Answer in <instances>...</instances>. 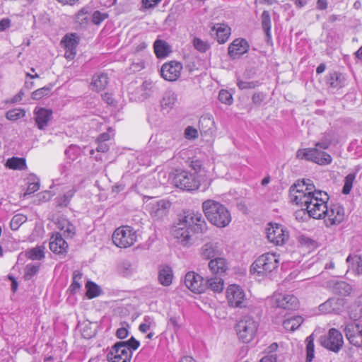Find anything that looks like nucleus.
Listing matches in <instances>:
<instances>
[{
  "label": "nucleus",
  "mask_w": 362,
  "mask_h": 362,
  "mask_svg": "<svg viewBox=\"0 0 362 362\" xmlns=\"http://www.w3.org/2000/svg\"><path fill=\"white\" fill-rule=\"evenodd\" d=\"M202 209L208 221L217 227H226L231 221L229 211L220 202L208 199L203 202Z\"/></svg>",
  "instance_id": "1"
},
{
  "label": "nucleus",
  "mask_w": 362,
  "mask_h": 362,
  "mask_svg": "<svg viewBox=\"0 0 362 362\" xmlns=\"http://www.w3.org/2000/svg\"><path fill=\"white\" fill-rule=\"evenodd\" d=\"M315 197H304L302 206H305L310 217L315 219L324 218L327 212L329 196L324 191H317Z\"/></svg>",
  "instance_id": "2"
},
{
  "label": "nucleus",
  "mask_w": 362,
  "mask_h": 362,
  "mask_svg": "<svg viewBox=\"0 0 362 362\" xmlns=\"http://www.w3.org/2000/svg\"><path fill=\"white\" fill-rule=\"evenodd\" d=\"M279 262V259L276 254H263L252 263L250 272L258 276H267L278 267Z\"/></svg>",
  "instance_id": "3"
},
{
  "label": "nucleus",
  "mask_w": 362,
  "mask_h": 362,
  "mask_svg": "<svg viewBox=\"0 0 362 362\" xmlns=\"http://www.w3.org/2000/svg\"><path fill=\"white\" fill-rule=\"evenodd\" d=\"M259 324L253 317L244 316L236 325L235 330L240 340L250 342L255 337Z\"/></svg>",
  "instance_id": "4"
},
{
  "label": "nucleus",
  "mask_w": 362,
  "mask_h": 362,
  "mask_svg": "<svg viewBox=\"0 0 362 362\" xmlns=\"http://www.w3.org/2000/svg\"><path fill=\"white\" fill-rule=\"evenodd\" d=\"M112 238L114 244L117 247L127 248L134 244L137 239V235L132 227L122 226L114 231Z\"/></svg>",
  "instance_id": "5"
},
{
  "label": "nucleus",
  "mask_w": 362,
  "mask_h": 362,
  "mask_svg": "<svg viewBox=\"0 0 362 362\" xmlns=\"http://www.w3.org/2000/svg\"><path fill=\"white\" fill-rule=\"evenodd\" d=\"M296 157L299 159L314 162L320 165H327L332 163V156L325 151H321L319 148H308L298 149L296 152Z\"/></svg>",
  "instance_id": "6"
},
{
  "label": "nucleus",
  "mask_w": 362,
  "mask_h": 362,
  "mask_svg": "<svg viewBox=\"0 0 362 362\" xmlns=\"http://www.w3.org/2000/svg\"><path fill=\"white\" fill-rule=\"evenodd\" d=\"M173 183L176 187L186 191L197 189L203 185L202 180L197 178L194 174L185 170L176 173L173 179Z\"/></svg>",
  "instance_id": "7"
},
{
  "label": "nucleus",
  "mask_w": 362,
  "mask_h": 362,
  "mask_svg": "<svg viewBox=\"0 0 362 362\" xmlns=\"http://www.w3.org/2000/svg\"><path fill=\"white\" fill-rule=\"evenodd\" d=\"M228 305L233 308H245L248 300L243 289L238 285H230L226 291Z\"/></svg>",
  "instance_id": "8"
},
{
  "label": "nucleus",
  "mask_w": 362,
  "mask_h": 362,
  "mask_svg": "<svg viewBox=\"0 0 362 362\" xmlns=\"http://www.w3.org/2000/svg\"><path fill=\"white\" fill-rule=\"evenodd\" d=\"M267 237L274 245H283L288 240L289 233L282 225L269 223V226L267 228Z\"/></svg>",
  "instance_id": "9"
},
{
  "label": "nucleus",
  "mask_w": 362,
  "mask_h": 362,
  "mask_svg": "<svg viewBox=\"0 0 362 362\" xmlns=\"http://www.w3.org/2000/svg\"><path fill=\"white\" fill-rule=\"evenodd\" d=\"M188 216H185L172 228V235L182 245L191 244V235L189 230Z\"/></svg>",
  "instance_id": "10"
},
{
  "label": "nucleus",
  "mask_w": 362,
  "mask_h": 362,
  "mask_svg": "<svg viewBox=\"0 0 362 362\" xmlns=\"http://www.w3.org/2000/svg\"><path fill=\"white\" fill-rule=\"evenodd\" d=\"M321 344L325 348L337 353L344 344L342 334L337 329L332 328L327 335L321 338Z\"/></svg>",
  "instance_id": "11"
},
{
  "label": "nucleus",
  "mask_w": 362,
  "mask_h": 362,
  "mask_svg": "<svg viewBox=\"0 0 362 362\" xmlns=\"http://www.w3.org/2000/svg\"><path fill=\"white\" fill-rule=\"evenodd\" d=\"M345 212L344 207L339 204H331L327 206V212L325 214V223L326 226L330 227L339 225L344 219Z\"/></svg>",
  "instance_id": "12"
},
{
  "label": "nucleus",
  "mask_w": 362,
  "mask_h": 362,
  "mask_svg": "<svg viewBox=\"0 0 362 362\" xmlns=\"http://www.w3.org/2000/svg\"><path fill=\"white\" fill-rule=\"evenodd\" d=\"M186 287L195 293H202L206 290L205 279L194 272H189L185 276Z\"/></svg>",
  "instance_id": "13"
},
{
  "label": "nucleus",
  "mask_w": 362,
  "mask_h": 362,
  "mask_svg": "<svg viewBox=\"0 0 362 362\" xmlns=\"http://www.w3.org/2000/svg\"><path fill=\"white\" fill-rule=\"evenodd\" d=\"M344 332L350 344L357 347H362V325L356 322L347 323Z\"/></svg>",
  "instance_id": "14"
},
{
  "label": "nucleus",
  "mask_w": 362,
  "mask_h": 362,
  "mask_svg": "<svg viewBox=\"0 0 362 362\" xmlns=\"http://www.w3.org/2000/svg\"><path fill=\"white\" fill-rule=\"evenodd\" d=\"M122 344L117 342L112 346L110 352L107 355L108 361L110 362H130L132 355L125 349Z\"/></svg>",
  "instance_id": "15"
},
{
  "label": "nucleus",
  "mask_w": 362,
  "mask_h": 362,
  "mask_svg": "<svg viewBox=\"0 0 362 362\" xmlns=\"http://www.w3.org/2000/svg\"><path fill=\"white\" fill-rule=\"evenodd\" d=\"M170 202L164 200H153L146 204V210L151 217L160 219L166 216Z\"/></svg>",
  "instance_id": "16"
},
{
  "label": "nucleus",
  "mask_w": 362,
  "mask_h": 362,
  "mask_svg": "<svg viewBox=\"0 0 362 362\" xmlns=\"http://www.w3.org/2000/svg\"><path fill=\"white\" fill-rule=\"evenodd\" d=\"M182 69V64L180 62L171 61L162 66L161 76L166 81H175L180 77Z\"/></svg>",
  "instance_id": "17"
},
{
  "label": "nucleus",
  "mask_w": 362,
  "mask_h": 362,
  "mask_svg": "<svg viewBox=\"0 0 362 362\" xmlns=\"http://www.w3.org/2000/svg\"><path fill=\"white\" fill-rule=\"evenodd\" d=\"M273 300L276 307L285 310H296L299 305L298 298L291 294H275Z\"/></svg>",
  "instance_id": "18"
},
{
  "label": "nucleus",
  "mask_w": 362,
  "mask_h": 362,
  "mask_svg": "<svg viewBox=\"0 0 362 362\" xmlns=\"http://www.w3.org/2000/svg\"><path fill=\"white\" fill-rule=\"evenodd\" d=\"M344 305L343 298H330L318 307L322 314H339L342 311Z\"/></svg>",
  "instance_id": "19"
},
{
  "label": "nucleus",
  "mask_w": 362,
  "mask_h": 362,
  "mask_svg": "<svg viewBox=\"0 0 362 362\" xmlns=\"http://www.w3.org/2000/svg\"><path fill=\"white\" fill-rule=\"evenodd\" d=\"M249 44L246 40L237 38L228 46V55L232 59L239 58L249 50Z\"/></svg>",
  "instance_id": "20"
},
{
  "label": "nucleus",
  "mask_w": 362,
  "mask_h": 362,
  "mask_svg": "<svg viewBox=\"0 0 362 362\" xmlns=\"http://www.w3.org/2000/svg\"><path fill=\"white\" fill-rule=\"evenodd\" d=\"M49 249L57 255H65L67 252L68 244L59 233L53 234L50 238Z\"/></svg>",
  "instance_id": "21"
},
{
  "label": "nucleus",
  "mask_w": 362,
  "mask_h": 362,
  "mask_svg": "<svg viewBox=\"0 0 362 362\" xmlns=\"http://www.w3.org/2000/svg\"><path fill=\"white\" fill-rule=\"evenodd\" d=\"M221 255L218 243L209 242L204 244L199 250V255L202 259L211 260Z\"/></svg>",
  "instance_id": "22"
},
{
  "label": "nucleus",
  "mask_w": 362,
  "mask_h": 362,
  "mask_svg": "<svg viewBox=\"0 0 362 362\" xmlns=\"http://www.w3.org/2000/svg\"><path fill=\"white\" fill-rule=\"evenodd\" d=\"M61 43L66 49L64 57L68 59H73L76 54V47L78 43L76 34L66 35Z\"/></svg>",
  "instance_id": "23"
},
{
  "label": "nucleus",
  "mask_w": 362,
  "mask_h": 362,
  "mask_svg": "<svg viewBox=\"0 0 362 362\" xmlns=\"http://www.w3.org/2000/svg\"><path fill=\"white\" fill-rule=\"evenodd\" d=\"M35 122L39 129H45L52 117V111L43 107H36L34 110Z\"/></svg>",
  "instance_id": "24"
},
{
  "label": "nucleus",
  "mask_w": 362,
  "mask_h": 362,
  "mask_svg": "<svg viewBox=\"0 0 362 362\" xmlns=\"http://www.w3.org/2000/svg\"><path fill=\"white\" fill-rule=\"evenodd\" d=\"M304 187L305 184L299 181L291 186L289 193L293 202H295L296 204L303 205V198L310 196V192H307Z\"/></svg>",
  "instance_id": "25"
},
{
  "label": "nucleus",
  "mask_w": 362,
  "mask_h": 362,
  "mask_svg": "<svg viewBox=\"0 0 362 362\" xmlns=\"http://www.w3.org/2000/svg\"><path fill=\"white\" fill-rule=\"evenodd\" d=\"M211 35H215L218 43L223 44L230 35V28L224 23H216L211 27Z\"/></svg>",
  "instance_id": "26"
},
{
  "label": "nucleus",
  "mask_w": 362,
  "mask_h": 362,
  "mask_svg": "<svg viewBox=\"0 0 362 362\" xmlns=\"http://www.w3.org/2000/svg\"><path fill=\"white\" fill-rule=\"evenodd\" d=\"M188 216L189 226H193V230L195 233H204L206 229V223L202 215L199 213L192 214Z\"/></svg>",
  "instance_id": "27"
},
{
  "label": "nucleus",
  "mask_w": 362,
  "mask_h": 362,
  "mask_svg": "<svg viewBox=\"0 0 362 362\" xmlns=\"http://www.w3.org/2000/svg\"><path fill=\"white\" fill-rule=\"evenodd\" d=\"M190 167L194 170L192 174H194L197 178L202 180L204 188L209 187L211 184L210 179L207 177L206 171L202 168V162L199 160H192Z\"/></svg>",
  "instance_id": "28"
},
{
  "label": "nucleus",
  "mask_w": 362,
  "mask_h": 362,
  "mask_svg": "<svg viewBox=\"0 0 362 362\" xmlns=\"http://www.w3.org/2000/svg\"><path fill=\"white\" fill-rule=\"evenodd\" d=\"M208 266L211 273L219 276L225 274L228 268L226 259L219 256L210 260Z\"/></svg>",
  "instance_id": "29"
},
{
  "label": "nucleus",
  "mask_w": 362,
  "mask_h": 362,
  "mask_svg": "<svg viewBox=\"0 0 362 362\" xmlns=\"http://www.w3.org/2000/svg\"><path fill=\"white\" fill-rule=\"evenodd\" d=\"M108 84V76L105 73H96L93 75L90 83V88L99 92L104 90Z\"/></svg>",
  "instance_id": "30"
},
{
  "label": "nucleus",
  "mask_w": 362,
  "mask_h": 362,
  "mask_svg": "<svg viewBox=\"0 0 362 362\" xmlns=\"http://www.w3.org/2000/svg\"><path fill=\"white\" fill-rule=\"evenodd\" d=\"M158 281L164 286H168L172 284L173 273L170 267L168 265L160 266L158 271Z\"/></svg>",
  "instance_id": "31"
},
{
  "label": "nucleus",
  "mask_w": 362,
  "mask_h": 362,
  "mask_svg": "<svg viewBox=\"0 0 362 362\" xmlns=\"http://www.w3.org/2000/svg\"><path fill=\"white\" fill-rule=\"evenodd\" d=\"M345 78L344 75L339 72L333 71L329 74L327 78V84L334 88L339 89L344 86Z\"/></svg>",
  "instance_id": "32"
},
{
  "label": "nucleus",
  "mask_w": 362,
  "mask_h": 362,
  "mask_svg": "<svg viewBox=\"0 0 362 362\" xmlns=\"http://www.w3.org/2000/svg\"><path fill=\"white\" fill-rule=\"evenodd\" d=\"M338 141L335 138V134L332 131L325 132L319 141L315 144V146L322 148L327 149L331 144H337Z\"/></svg>",
  "instance_id": "33"
},
{
  "label": "nucleus",
  "mask_w": 362,
  "mask_h": 362,
  "mask_svg": "<svg viewBox=\"0 0 362 362\" xmlns=\"http://www.w3.org/2000/svg\"><path fill=\"white\" fill-rule=\"evenodd\" d=\"M153 47L158 58H165L171 52L170 46L162 40H156L153 44Z\"/></svg>",
  "instance_id": "34"
},
{
  "label": "nucleus",
  "mask_w": 362,
  "mask_h": 362,
  "mask_svg": "<svg viewBox=\"0 0 362 362\" xmlns=\"http://www.w3.org/2000/svg\"><path fill=\"white\" fill-rule=\"evenodd\" d=\"M5 166L9 169L23 170L27 168L26 160L24 158L12 157L8 158Z\"/></svg>",
  "instance_id": "35"
},
{
  "label": "nucleus",
  "mask_w": 362,
  "mask_h": 362,
  "mask_svg": "<svg viewBox=\"0 0 362 362\" xmlns=\"http://www.w3.org/2000/svg\"><path fill=\"white\" fill-rule=\"evenodd\" d=\"M303 322V318L300 315L293 316L287 318L283 322V327L288 331L296 330Z\"/></svg>",
  "instance_id": "36"
},
{
  "label": "nucleus",
  "mask_w": 362,
  "mask_h": 362,
  "mask_svg": "<svg viewBox=\"0 0 362 362\" xmlns=\"http://www.w3.org/2000/svg\"><path fill=\"white\" fill-rule=\"evenodd\" d=\"M261 24L262 30L266 34L267 40H271V28H272V23H271V16L270 13L268 11H264L261 15Z\"/></svg>",
  "instance_id": "37"
},
{
  "label": "nucleus",
  "mask_w": 362,
  "mask_h": 362,
  "mask_svg": "<svg viewBox=\"0 0 362 362\" xmlns=\"http://www.w3.org/2000/svg\"><path fill=\"white\" fill-rule=\"evenodd\" d=\"M205 283L206 289L209 288L214 292L220 293L223 289V280L219 276L207 279Z\"/></svg>",
  "instance_id": "38"
},
{
  "label": "nucleus",
  "mask_w": 362,
  "mask_h": 362,
  "mask_svg": "<svg viewBox=\"0 0 362 362\" xmlns=\"http://www.w3.org/2000/svg\"><path fill=\"white\" fill-rule=\"evenodd\" d=\"M177 100L175 93L172 90H167L164 93L160 101L161 107L163 109L172 108Z\"/></svg>",
  "instance_id": "39"
},
{
  "label": "nucleus",
  "mask_w": 362,
  "mask_h": 362,
  "mask_svg": "<svg viewBox=\"0 0 362 362\" xmlns=\"http://www.w3.org/2000/svg\"><path fill=\"white\" fill-rule=\"evenodd\" d=\"M86 296L89 299L94 298L95 297L99 296L101 293L102 290L100 287L97 285L95 283L88 281L86 284Z\"/></svg>",
  "instance_id": "40"
},
{
  "label": "nucleus",
  "mask_w": 362,
  "mask_h": 362,
  "mask_svg": "<svg viewBox=\"0 0 362 362\" xmlns=\"http://www.w3.org/2000/svg\"><path fill=\"white\" fill-rule=\"evenodd\" d=\"M333 289L335 293L343 296H349L352 291L351 285L342 281L337 282L334 284Z\"/></svg>",
  "instance_id": "41"
},
{
  "label": "nucleus",
  "mask_w": 362,
  "mask_h": 362,
  "mask_svg": "<svg viewBox=\"0 0 362 362\" xmlns=\"http://www.w3.org/2000/svg\"><path fill=\"white\" fill-rule=\"evenodd\" d=\"M313 335L308 337L305 339L306 342V360L305 362H312L315 356V346Z\"/></svg>",
  "instance_id": "42"
},
{
  "label": "nucleus",
  "mask_w": 362,
  "mask_h": 362,
  "mask_svg": "<svg viewBox=\"0 0 362 362\" xmlns=\"http://www.w3.org/2000/svg\"><path fill=\"white\" fill-rule=\"evenodd\" d=\"M44 247H36L27 252L26 255L32 260H41L45 257Z\"/></svg>",
  "instance_id": "43"
},
{
  "label": "nucleus",
  "mask_w": 362,
  "mask_h": 362,
  "mask_svg": "<svg viewBox=\"0 0 362 362\" xmlns=\"http://www.w3.org/2000/svg\"><path fill=\"white\" fill-rule=\"evenodd\" d=\"M119 269L124 276H128L134 272L136 268L129 261L124 260L120 263Z\"/></svg>",
  "instance_id": "44"
},
{
  "label": "nucleus",
  "mask_w": 362,
  "mask_h": 362,
  "mask_svg": "<svg viewBox=\"0 0 362 362\" xmlns=\"http://www.w3.org/2000/svg\"><path fill=\"white\" fill-rule=\"evenodd\" d=\"M75 191L70 189L67 191L62 196H59L56 198V203L59 206H67L71 198L73 197Z\"/></svg>",
  "instance_id": "45"
},
{
  "label": "nucleus",
  "mask_w": 362,
  "mask_h": 362,
  "mask_svg": "<svg viewBox=\"0 0 362 362\" xmlns=\"http://www.w3.org/2000/svg\"><path fill=\"white\" fill-rule=\"evenodd\" d=\"M194 47L199 52L204 53L211 47L207 41H204L199 37H194L192 40Z\"/></svg>",
  "instance_id": "46"
},
{
  "label": "nucleus",
  "mask_w": 362,
  "mask_h": 362,
  "mask_svg": "<svg viewBox=\"0 0 362 362\" xmlns=\"http://www.w3.org/2000/svg\"><path fill=\"white\" fill-rule=\"evenodd\" d=\"M27 216L23 214H16L12 218L10 226L12 230H16L27 221Z\"/></svg>",
  "instance_id": "47"
},
{
  "label": "nucleus",
  "mask_w": 362,
  "mask_h": 362,
  "mask_svg": "<svg viewBox=\"0 0 362 362\" xmlns=\"http://www.w3.org/2000/svg\"><path fill=\"white\" fill-rule=\"evenodd\" d=\"M82 279V274L79 271H74L73 273V281L69 287L71 293H74L81 288V280Z\"/></svg>",
  "instance_id": "48"
},
{
  "label": "nucleus",
  "mask_w": 362,
  "mask_h": 362,
  "mask_svg": "<svg viewBox=\"0 0 362 362\" xmlns=\"http://www.w3.org/2000/svg\"><path fill=\"white\" fill-rule=\"evenodd\" d=\"M25 111L21 108H14L8 110L6 112V117L8 119L11 121H16L25 116Z\"/></svg>",
  "instance_id": "49"
},
{
  "label": "nucleus",
  "mask_w": 362,
  "mask_h": 362,
  "mask_svg": "<svg viewBox=\"0 0 362 362\" xmlns=\"http://www.w3.org/2000/svg\"><path fill=\"white\" fill-rule=\"evenodd\" d=\"M355 177L356 175L354 173H349L345 177L344 185L342 188V193L344 194H349L350 193Z\"/></svg>",
  "instance_id": "50"
},
{
  "label": "nucleus",
  "mask_w": 362,
  "mask_h": 362,
  "mask_svg": "<svg viewBox=\"0 0 362 362\" xmlns=\"http://www.w3.org/2000/svg\"><path fill=\"white\" fill-rule=\"evenodd\" d=\"M118 344H122L127 348V351L132 356V351L137 349L140 345V342L136 340L134 337H132L129 340L125 341H119Z\"/></svg>",
  "instance_id": "51"
},
{
  "label": "nucleus",
  "mask_w": 362,
  "mask_h": 362,
  "mask_svg": "<svg viewBox=\"0 0 362 362\" xmlns=\"http://www.w3.org/2000/svg\"><path fill=\"white\" fill-rule=\"evenodd\" d=\"M51 86H45L41 88H38L36 90L32 93V98L33 100H40L45 96H47L49 94L51 91Z\"/></svg>",
  "instance_id": "52"
},
{
  "label": "nucleus",
  "mask_w": 362,
  "mask_h": 362,
  "mask_svg": "<svg viewBox=\"0 0 362 362\" xmlns=\"http://www.w3.org/2000/svg\"><path fill=\"white\" fill-rule=\"evenodd\" d=\"M259 83L258 81H247L239 78L237 80V86L240 90L253 89L259 86Z\"/></svg>",
  "instance_id": "53"
},
{
  "label": "nucleus",
  "mask_w": 362,
  "mask_h": 362,
  "mask_svg": "<svg viewBox=\"0 0 362 362\" xmlns=\"http://www.w3.org/2000/svg\"><path fill=\"white\" fill-rule=\"evenodd\" d=\"M347 262H351L353 264H356V269L358 274L362 273V255H349L346 259Z\"/></svg>",
  "instance_id": "54"
},
{
  "label": "nucleus",
  "mask_w": 362,
  "mask_h": 362,
  "mask_svg": "<svg viewBox=\"0 0 362 362\" xmlns=\"http://www.w3.org/2000/svg\"><path fill=\"white\" fill-rule=\"evenodd\" d=\"M81 149L76 145H71L69 148L65 151V154L66 157L71 160H74L80 154Z\"/></svg>",
  "instance_id": "55"
},
{
  "label": "nucleus",
  "mask_w": 362,
  "mask_h": 362,
  "mask_svg": "<svg viewBox=\"0 0 362 362\" xmlns=\"http://www.w3.org/2000/svg\"><path fill=\"white\" fill-rule=\"evenodd\" d=\"M39 271V265L28 264L25 269L24 277L25 279H30L34 275H35Z\"/></svg>",
  "instance_id": "56"
},
{
  "label": "nucleus",
  "mask_w": 362,
  "mask_h": 362,
  "mask_svg": "<svg viewBox=\"0 0 362 362\" xmlns=\"http://www.w3.org/2000/svg\"><path fill=\"white\" fill-rule=\"evenodd\" d=\"M218 100L226 105H231L233 103L232 95L226 90H221L218 94Z\"/></svg>",
  "instance_id": "57"
},
{
  "label": "nucleus",
  "mask_w": 362,
  "mask_h": 362,
  "mask_svg": "<svg viewBox=\"0 0 362 362\" xmlns=\"http://www.w3.org/2000/svg\"><path fill=\"white\" fill-rule=\"evenodd\" d=\"M141 88L144 91H146V94L148 96L158 90L156 83L151 81H145L143 83Z\"/></svg>",
  "instance_id": "58"
},
{
  "label": "nucleus",
  "mask_w": 362,
  "mask_h": 362,
  "mask_svg": "<svg viewBox=\"0 0 362 362\" xmlns=\"http://www.w3.org/2000/svg\"><path fill=\"white\" fill-rule=\"evenodd\" d=\"M266 99V94L263 92H256L252 96V103L257 106H259Z\"/></svg>",
  "instance_id": "59"
},
{
  "label": "nucleus",
  "mask_w": 362,
  "mask_h": 362,
  "mask_svg": "<svg viewBox=\"0 0 362 362\" xmlns=\"http://www.w3.org/2000/svg\"><path fill=\"white\" fill-rule=\"evenodd\" d=\"M107 17V15L105 13H102L99 11H96L93 13V17H92V21L95 25H99L101 23L102 21H103Z\"/></svg>",
  "instance_id": "60"
},
{
  "label": "nucleus",
  "mask_w": 362,
  "mask_h": 362,
  "mask_svg": "<svg viewBox=\"0 0 362 362\" xmlns=\"http://www.w3.org/2000/svg\"><path fill=\"white\" fill-rule=\"evenodd\" d=\"M185 136L188 139H195L198 136L197 130L194 127L189 126L185 130Z\"/></svg>",
  "instance_id": "61"
},
{
  "label": "nucleus",
  "mask_w": 362,
  "mask_h": 362,
  "mask_svg": "<svg viewBox=\"0 0 362 362\" xmlns=\"http://www.w3.org/2000/svg\"><path fill=\"white\" fill-rule=\"evenodd\" d=\"M40 189V182H33L28 185L26 192L24 193L23 197H25L28 194H31L35 192H37Z\"/></svg>",
  "instance_id": "62"
},
{
  "label": "nucleus",
  "mask_w": 362,
  "mask_h": 362,
  "mask_svg": "<svg viewBox=\"0 0 362 362\" xmlns=\"http://www.w3.org/2000/svg\"><path fill=\"white\" fill-rule=\"evenodd\" d=\"M73 225L68 219L60 218L57 222V227L61 231H64L69 226Z\"/></svg>",
  "instance_id": "63"
},
{
  "label": "nucleus",
  "mask_w": 362,
  "mask_h": 362,
  "mask_svg": "<svg viewBox=\"0 0 362 362\" xmlns=\"http://www.w3.org/2000/svg\"><path fill=\"white\" fill-rule=\"evenodd\" d=\"M64 235L67 238H72L76 234V228L74 225L69 226L64 231Z\"/></svg>",
  "instance_id": "64"
}]
</instances>
